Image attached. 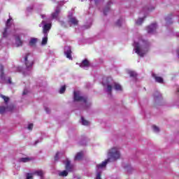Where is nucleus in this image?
<instances>
[{
	"instance_id": "obj_1",
	"label": "nucleus",
	"mask_w": 179,
	"mask_h": 179,
	"mask_svg": "<svg viewBox=\"0 0 179 179\" xmlns=\"http://www.w3.org/2000/svg\"><path fill=\"white\" fill-rule=\"evenodd\" d=\"M133 47L134 51L136 55H139V57H145V54L149 51L150 43L140 36L134 39Z\"/></svg>"
},
{
	"instance_id": "obj_2",
	"label": "nucleus",
	"mask_w": 179,
	"mask_h": 179,
	"mask_svg": "<svg viewBox=\"0 0 179 179\" xmlns=\"http://www.w3.org/2000/svg\"><path fill=\"white\" fill-rule=\"evenodd\" d=\"M102 85L103 86V89L106 93H108V96L111 97V92L113 89L117 92H122V87L121 85L114 82L111 78H103L102 81Z\"/></svg>"
},
{
	"instance_id": "obj_3",
	"label": "nucleus",
	"mask_w": 179,
	"mask_h": 179,
	"mask_svg": "<svg viewBox=\"0 0 179 179\" xmlns=\"http://www.w3.org/2000/svg\"><path fill=\"white\" fill-rule=\"evenodd\" d=\"M74 101H79L80 103V108L87 110L92 106V101L87 99V97L83 96L80 91H74L73 92Z\"/></svg>"
},
{
	"instance_id": "obj_4",
	"label": "nucleus",
	"mask_w": 179,
	"mask_h": 179,
	"mask_svg": "<svg viewBox=\"0 0 179 179\" xmlns=\"http://www.w3.org/2000/svg\"><path fill=\"white\" fill-rule=\"evenodd\" d=\"M51 22L50 20H43L41 24H39V27H43V38L42 40V45H45L47 41H48V33L51 30Z\"/></svg>"
},
{
	"instance_id": "obj_5",
	"label": "nucleus",
	"mask_w": 179,
	"mask_h": 179,
	"mask_svg": "<svg viewBox=\"0 0 179 179\" xmlns=\"http://www.w3.org/2000/svg\"><path fill=\"white\" fill-rule=\"evenodd\" d=\"M108 158L107 159L113 163L120 160L121 159V151L120 150V147L113 146L108 150L107 153Z\"/></svg>"
},
{
	"instance_id": "obj_6",
	"label": "nucleus",
	"mask_w": 179,
	"mask_h": 179,
	"mask_svg": "<svg viewBox=\"0 0 179 179\" xmlns=\"http://www.w3.org/2000/svg\"><path fill=\"white\" fill-rule=\"evenodd\" d=\"M24 59L26 65V69L23 71V73L25 76L30 75V73H31V71L33 70V65L34 64L33 57H31V55H30V53H28L24 56Z\"/></svg>"
},
{
	"instance_id": "obj_7",
	"label": "nucleus",
	"mask_w": 179,
	"mask_h": 179,
	"mask_svg": "<svg viewBox=\"0 0 179 179\" xmlns=\"http://www.w3.org/2000/svg\"><path fill=\"white\" fill-rule=\"evenodd\" d=\"M64 164L65 165L66 171H63L59 173V176L60 177H66L68 176V173H71L75 170L73 164H71V160L66 158L64 161H63Z\"/></svg>"
},
{
	"instance_id": "obj_8",
	"label": "nucleus",
	"mask_w": 179,
	"mask_h": 179,
	"mask_svg": "<svg viewBox=\"0 0 179 179\" xmlns=\"http://www.w3.org/2000/svg\"><path fill=\"white\" fill-rule=\"evenodd\" d=\"M13 20H12V17H10L6 24V28L4 29V31H3V38L0 41V48L2 45V43L3 41H6V37L9 36V31H10V27L12 26V22Z\"/></svg>"
},
{
	"instance_id": "obj_9",
	"label": "nucleus",
	"mask_w": 179,
	"mask_h": 179,
	"mask_svg": "<svg viewBox=\"0 0 179 179\" xmlns=\"http://www.w3.org/2000/svg\"><path fill=\"white\" fill-rule=\"evenodd\" d=\"M108 163H110L108 159H105L103 162H102L101 164H99L96 165V179H101V172L103 170L106 169V167H107V164Z\"/></svg>"
},
{
	"instance_id": "obj_10",
	"label": "nucleus",
	"mask_w": 179,
	"mask_h": 179,
	"mask_svg": "<svg viewBox=\"0 0 179 179\" xmlns=\"http://www.w3.org/2000/svg\"><path fill=\"white\" fill-rule=\"evenodd\" d=\"M25 36L24 34L17 32L14 34L15 37V43H12V45L13 47H16L17 48H19V47L23 46V38Z\"/></svg>"
},
{
	"instance_id": "obj_11",
	"label": "nucleus",
	"mask_w": 179,
	"mask_h": 179,
	"mask_svg": "<svg viewBox=\"0 0 179 179\" xmlns=\"http://www.w3.org/2000/svg\"><path fill=\"white\" fill-rule=\"evenodd\" d=\"M155 10V6H153L144 7L142 11L141 12V13H143L144 17L143 18H138L136 21V24H137L138 26H141V24L143 23V20H145V17H146V13H149V12H152V10Z\"/></svg>"
},
{
	"instance_id": "obj_12",
	"label": "nucleus",
	"mask_w": 179,
	"mask_h": 179,
	"mask_svg": "<svg viewBox=\"0 0 179 179\" xmlns=\"http://www.w3.org/2000/svg\"><path fill=\"white\" fill-rule=\"evenodd\" d=\"M156 30H157V24L152 23L147 27V31L148 34H156Z\"/></svg>"
},
{
	"instance_id": "obj_13",
	"label": "nucleus",
	"mask_w": 179,
	"mask_h": 179,
	"mask_svg": "<svg viewBox=\"0 0 179 179\" xmlns=\"http://www.w3.org/2000/svg\"><path fill=\"white\" fill-rule=\"evenodd\" d=\"M78 23H79V21L75 16H73L72 14L69 15V26H78Z\"/></svg>"
},
{
	"instance_id": "obj_14",
	"label": "nucleus",
	"mask_w": 179,
	"mask_h": 179,
	"mask_svg": "<svg viewBox=\"0 0 179 179\" xmlns=\"http://www.w3.org/2000/svg\"><path fill=\"white\" fill-rule=\"evenodd\" d=\"M33 174L38 176L41 178H43V176H44V172L43 171H36L33 173H27L26 179H33Z\"/></svg>"
},
{
	"instance_id": "obj_15",
	"label": "nucleus",
	"mask_w": 179,
	"mask_h": 179,
	"mask_svg": "<svg viewBox=\"0 0 179 179\" xmlns=\"http://www.w3.org/2000/svg\"><path fill=\"white\" fill-rule=\"evenodd\" d=\"M64 55L68 59H72V49L71 46L64 47Z\"/></svg>"
},
{
	"instance_id": "obj_16",
	"label": "nucleus",
	"mask_w": 179,
	"mask_h": 179,
	"mask_svg": "<svg viewBox=\"0 0 179 179\" xmlns=\"http://www.w3.org/2000/svg\"><path fill=\"white\" fill-rule=\"evenodd\" d=\"M79 66L83 69H87V68L90 66V63L89 62V60H87V59H85L83 60L82 63L79 64Z\"/></svg>"
},
{
	"instance_id": "obj_17",
	"label": "nucleus",
	"mask_w": 179,
	"mask_h": 179,
	"mask_svg": "<svg viewBox=\"0 0 179 179\" xmlns=\"http://www.w3.org/2000/svg\"><path fill=\"white\" fill-rule=\"evenodd\" d=\"M60 13H61V8H59V6H58L56 8L55 12H53L51 15L52 19H58V16Z\"/></svg>"
},
{
	"instance_id": "obj_18",
	"label": "nucleus",
	"mask_w": 179,
	"mask_h": 179,
	"mask_svg": "<svg viewBox=\"0 0 179 179\" xmlns=\"http://www.w3.org/2000/svg\"><path fill=\"white\" fill-rule=\"evenodd\" d=\"M6 111H12V106L5 108V106H0V114H3Z\"/></svg>"
},
{
	"instance_id": "obj_19",
	"label": "nucleus",
	"mask_w": 179,
	"mask_h": 179,
	"mask_svg": "<svg viewBox=\"0 0 179 179\" xmlns=\"http://www.w3.org/2000/svg\"><path fill=\"white\" fill-rule=\"evenodd\" d=\"M152 78H154V79L155 80V82H157V83H163V82H164L163 78H162L160 76H157L155 73H152Z\"/></svg>"
},
{
	"instance_id": "obj_20",
	"label": "nucleus",
	"mask_w": 179,
	"mask_h": 179,
	"mask_svg": "<svg viewBox=\"0 0 179 179\" xmlns=\"http://www.w3.org/2000/svg\"><path fill=\"white\" fill-rule=\"evenodd\" d=\"M161 99H162V94H160V92L159 91H156L154 93V99L155 101H157V100H160Z\"/></svg>"
},
{
	"instance_id": "obj_21",
	"label": "nucleus",
	"mask_w": 179,
	"mask_h": 179,
	"mask_svg": "<svg viewBox=\"0 0 179 179\" xmlns=\"http://www.w3.org/2000/svg\"><path fill=\"white\" fill-rule=\"evenodd\" d=\"M80 124H82V125H85V127H87L88 125H90V122L83 118V117H81Z\"/></svg>"
},
{
	"instance_id": "obj_22",
	"label": "nucleus",
	"mask_w": 179,
	"mask_h": 179,
	"mask_svg": "<svg viewBox=\"0 0 179 179\" xmlns=\"http://www.w3.org/2000/svg\"><path fill=\"white\" fill-rule=\"evenodd\" d=\"M30 158L29 157H22L18 159L20 163H29L30 162Z\"/></svg>"
},
{
	"instance_id": "obj_23",
	"label": "nucleus",
	"mask_w": 179,
	"mask_h": 179,
	"mask_svg": "<svg viewBox=\"0 0 179 179\" xmlns=\"http://www.w3.org/2000/svg\"><path fill=\"white\" fill-rule=\"evenodd\" d=\"M0 78L2 80H5V74H3V66H0Z\"/></svg>"
},
{
	"instance_id": "obj_24",
	"label": "nucleus",
	"mask_w": 179,
	"mask_h": 179,
	"mask_svg": "<svg viewBox=\"0 0 179 179\" xmlns=\"http://www.w3.org/2000/svg\"><path fill=\"white\" fill-rule=\"evenodd\" d=\"M82 157H83V152H78L74 158V160H82Z\"/></svg>"
},
{
	"instance_id": "obj_25",
	"label": "nucleus",
	"mask_w": 179,
	"mask_h": 179,
	"mask_svg": "<svg viewBox=\"0 0 179 179\" xmlns=\"http://www.w3.org/2000/svg\"><path fill=\"white\" fill-rule=\"evenodd\" d=\"M36 43H37V38H31L29 41V45H31V47H33V45H36Z\"/></svg>"
},
{
	"instance_id": "obj_26",
	"label": "nucleus",
	"mask_w": 179,
	"mask_h": 179,
	"mask_svg": "<svg viewBox=\"0 0 179 179\" xmlns=\"http://www.w3.org/2000/svg\"><path fill=\"white\" fill-rule=\"evenodd\" d=\"M110 5H111V1L108 3L107 7L103 10V15H107V13L110 10Z\"/></svg>"
},
{
	"instance_id": "obj_27",
	"label": "nucleus",
	"mask_w": 179,
	"mask_h": 179,
	"mask_svg": "<svg viewBox=\"0 0 179 179\" xmlns=\"http://www.w3.org/2000/svg\"><path fill=\"white\" fill-rule=\"evenodd\" d=\"M124 23V19L122 17L120 18L117 22H116V26H118L119 27Z\"/></svg>"
},
{
	"instance_id": "obj_28",
	"label": "nucleus",
	"mask_w": 179,
	"mask_h": 179,
	"mask_svg": "<svg viewBox=\"0 0 179 179\" xmlns=\"http://www.w3.org/2000/svg\"><path fill=\"white\" fill-rule=\"evenodd\" d=\"M65 90H66V87L65 85H63L59 89V93H60V94H63V93H65Z\"/></svg>"
},
{
	"instance_id": "obj_29",
	"label": "nucleus",
	"mask_w": 179,
	"mask_h": 179,
	"mask_svg": "<svg viewBox=\"0 0 179 179\" xmlns=\"http://www.w3.org/2000/svg\"><path fill=\"white\" fill-rule=\"evenodd\" d=\"M165 21L166 22V24H170L173 23V20L171 18V17H166L165 18Z\"/></svg>"
},
{
	"instance_id": "obj_30",
	"label": "nucleus",
	"mask_w": 179,
	"mask_h": 179,
	"mask_svg": "<svg viewBox=\"0 0 179 179\" xmlns=\"http://www.w3.org/2000/svg\"><path fill=\"white\" fill-rule=\"evenodd\" d=\"M129 75L131 76V78H136L137 74L136 72L131 71L129 72Z\"/></svg>"
},
{
	"instance_id": "obj_31",
	"label": "nucleus",
	"mask_w": 179,
	"mask_h": 179,
	"mask_svg": "<svg viewBox=\"0 0 179 179\" xmlns=\"http://www.w3.org/2000/svg\"><path fill=\"white\" fill-rule=\"evenodd\" d=\"M1 99H3L6 103V104H8V101H9V98L6 97V96L1 95Z\"/></svg>"
},
{
	"instance_id": "obj_32",
	"label": "nucleus",
	"mask_w": 179,
	"mask_h": 179,
	"mask_svg": "<svg viewBox=\"0 0 179 179\" xmlns=\"http://www.w3.org/2000/svg\"><path fill=\"white\" fill-rule=\"evenodd\" d=\"M94 1L95 5H99V3H101L103 2V0H90V2Z\"/></svg>"
},
{
	"instance_id": "obj_33",
	"label": "nucleus",
	"mask_w": 179,
	"mask_h": 179,
	"mask_svg": "<svg viewBox=\"0 0 179 179\" xmlns=\"http://www.w3.org/2000/svg\"><path fill=\"white\" fill-rule=\"evenodd\" d=\"M59 155H61V152H58L56 153L55 156V160L57 162L59 159Z\"/></svg>"
},
{
	"instance_id": "obj_34",
	"label": "nucleus",
	"mask_w": 179,
	"mask_h": 179,
	"mask_svg": "<svg viewBox=\"0 0 179 179\" xmlns=\"http://www.w3.org/2000/svg\"><path fill=\"white\" fill-rule=\"evenodd\" d=\"M152 129L154 132H159L160 131V129L157 126H152Z\"/></svg>"
},
{
	"instance_id": "obj_35",
	"label": "nucleus",
	"mask_w": 179,
	"mask_h": 179,
	"mask_svg": "<svg viewBox=\"0 0 179 179\" xmlns=\"http://www.w3.org/2000/svg\"><path fill=\"white\" fill-rule=\"evenodd\" d=\"M31 10H33V6H29L27 8V12L28 13H30V12H31Z\"/></svg>"
},
{
	"instance_id": "obj_36",
	"label": "nucleus",
	"mask_w": 179,
	"mask_h": 179,
	"mask_svg": "<svg viewBox=\"0 0 179 179\" xmlns=\"http://www.w3.org/2000/svg\"><path fill=\"white\" fill-rule=\"evenodd\" d=\"M59 23L62 27H68V25L64 21H59Z\"/></svg>"
},
{
	"instance_id": "obj_37",
	"label": "nucleus",
	"mask_w": 179,
	"mask_h": 179,
	"mask_svg": "<svg viewBox=\"0 0 179 179\" xmlns=\"http://www.w3.org/2000/svg\"><path fill=\"white\" fill-rule=\"evenodd\" d=\"M28 93H29V90H27V89H25L22 92V96H26V94H27Z\"/></svg>"
},
{
	"instance_id": "obj_38",
	"label": "nucleus",
	"mask_w": 179,
	"mask_h": 179,
	"mask_svg": "<svg viewBox=\"0 0 179 179\" xmlns=\"http://www.w3.org/2000/svg\"><path fill=\"white\" fill-rule=\"evenodd\" d=\"M27 129H29V131H31L33 129V124H29L27 127Z\"/></svg>"
},
{
	"instance_id": "obj_39",
	"label": "nucleus",
	"mask_w": 179,
	"mask_h": 179,
	"mask_svg": "<svg viewBox=\"0 0 179 179\" xmlns=\"http://www.w3.org/2000/svg\"><path fill=\"white\" fill-rule=\"evenodd\" d=\"M131 166H129L125 167V169H126L127 171H128V172H129V171L131 170Z\"/></svg>"
},
{
	"instance_id": "obj_40",
	"label": "nucleus",
	"mask_w": 179,
	"mask_h": 179,
	"mask_svg": "<svg viewBox=\"0 0 179 179\" xmlns=\"http://www.w3.org/2000/svg\"><path fill=\"white\" fill-rule=\"evenodd\" d=\"M65 2H66V1H65V0H64V1H60L59 3V6L64 5V3H65Z\"/></svg>"
},
{
	"instance_id": "obj_41",
	"label": "nucleus",
	"mask_w": 179,
	"mask_h": 179,
	"mask_svg": "<svg viewBox=\"0 0 179 179\" xmlns=\"http://www.w3.org/2000/svg\"><path fill=\"white\" fill-rule=\"evenodd\" d=\"M45 110L46 111V113L48 114L50 113V108H45Z\"/></svg>"
},
{
	"instance_id": "obj_42",
	"label": "nucleus",
	"mask_w": 179,
	"mask_h": 179,
	"mask_svg": "<svg viewBox=\"0 0 179 179\" xmlns=\"http://www.w3.org/2000/svg\"><path fill=\"white\" fill-rule=\"evenodd\" d=\"M90 26H92V22H90V24H88V26L87 27H85V29H89L90 27Z\"/></svg>"
},
{
	"instance_id": "obj_43",
	"label": "nucleus",
	"mask_w": 179,
	"mask_h": 179,
	"mask_svg": "<svg viewBox=\"0 0 179 179\" xmlns=\"http://www.w3.org/2000/svg\"><path fill=\"white\" fill-rule=\"evenodd\" d=\"M176 94H177V96H179V88H178V90L176 91Z\"/></svg>"
},
{
	"instance_id": "obj_44",
	"label": "nucleus",
	"mask_w": 179,
	"mask_h": 179,
	"mask_svg": "<svg viewBox=\"0 0 179 179\" xmlns=\"http://www.w3.org/2000/svg\"><path fill=\"white\" fill-rule=\"evenodd\" d=\"M10 44V41H8L7 42H6V45H9Z\"/></svg>"
},
{
	"instance_id": "obj_45",
	"label": "nucleus",
	"mask_w": 179,
	"mask_h": 179,
	"mask_svg": "<svg viewBox=\"0 0 179 179\" xmlns=\"http://www.w3.org/2000/svg\"><path fill=\"white\" fill-rule=\"evenodd\" d=\"M8 83H12V81H10V78H8Z\"/></svg>"
},
{
	"instance_id": "obj_46",
	"label": "nucleus",
	"mask_w": 179,
	"mask_h": 179,
	"mask_svg": "<svg viewBox=\"0 0 179 179\" xmlns=\"http://www.w3.org/2000/svg\"><path fill=\"white\" fill-rule=\"evenodd\" d=\"M45 17V15H42V19H44Z\"/></svg>"
},
{
	"instance_id": "obj_47",
	"label": "nucleus",
	"mask_w": 179,
	"mask_h": 179,
	"mask_svg": "<svg viewBox=\"0 0 179 179\" xmlns=\"http://www.w3.org/2000/svg\"><path fill=\"white\" fill-rule=\"evenodd\" d=\"M37 143H38V141L35 142V145H37Z\"/></svg>"
},
{
	"instance_id": "obj_48",
	"label": "nucleus",
	"mask_w": 179,
	"mask_h": 179,
	"mask_svg": "<svg viewBox=\"0 0 179 179\" xmlns=\"http://www.w3.org/2000/svg\"><path fill=\"white\" fill-rule=\"evenodd\" d=\"M12 26H13V25L11 24V26H10V29L12 27Z\"/></svg>"
},
{
	"instance_id": "obj_49",
	"label": "nucleus",
	"mask_w": 179,
	"mask_h": 179,
	"mask_svg": "<svg viewBox=\"0 0 179 179\" xmlns=\"http://www.w3.org/2000/svg\"><path fill=\"white\" fill-rule=\"evenodd\" d=\"M178 57H179V52H178Z\"/></svg>"
},
{
	"instance_id": "obj_50",
	"label": "nucleus",
	"mask_w": 179,
	"mask_h": 179,
	"mask_svg": "<svg viewBox=\"0 0 179 179\" xmlns=\"http://www.w3.org/2000/svg\"><path fill=\"white\" fill-rule=\"evenodd\" d=\"M85 0H81V2H83Z\"/></svg>"
},
{
	"instance_id": "obj_51",
	"label": "nucleus",
	"mask_w": 179,
	"mask_h": 179,
	"mask_svg": "<svg viewBox=\"0 0 179 179\" xmlns=\"http://www.w3.org/2000/svg\"><path fill=\"white\" fill-rule=\"evenodd\" d=\"M53 1V2H55V0H52Z\"/></svg>"
},
{
	"instance_id": "obj_52",
	"label": "nucleus",
	"mask_w": 179,
	"mask_h": 179,
	"mask_svg": "<svg viewBox=\"0 0 179 179\" xmlns=\"http://www.w3.org/2000/svg\"><path fill=\"white\" fill-rule=\"evenodd\" d=\"M41 179H43V178H41Z\"/></svg>"
}]
</instances>
